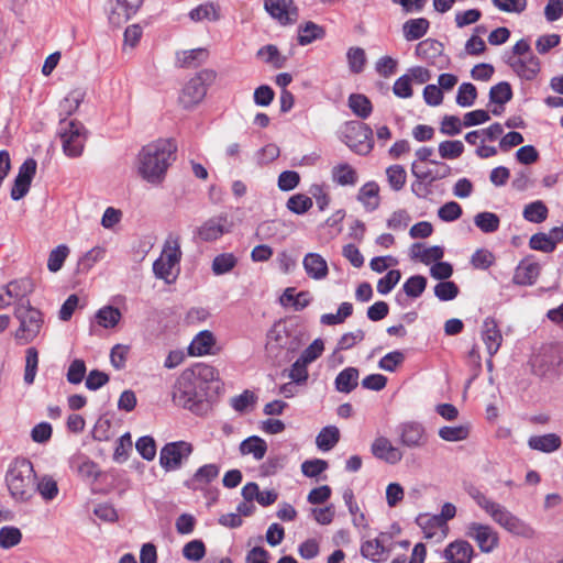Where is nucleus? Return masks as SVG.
Returning <instances> with one entry per match:
<instances>
[{
    "mask_svg": "<svg viewBox=\"0 0 563 563\" xmlns=\"http://www.w3.org/2000/svg\"><path fill=\"white\" fill-rule=\"evenodd\" d=\"M177 145L161 139L142 147L137 155V173L148 184L157 186L165 179L168 167L176 159Z\"/></svg>",
    "mask_w": 563,
    "mask_h": 563,
    "instance_id": "1",
    "label": "nucleus"
},
{
    "mask_svg": "<svg viewBox=\"0 0 563 563\" xmlns=\"http://www.w3.org/2000/svg\"><path fill=\"white\" fill-rule=\"evenodd\" d=\"M470 496L474 499L476 505L492 518L495 523L500 526L507 532L522 538L533 537V529L522 519L508 510L504 505L494 501L476 488L470 492Z\"/></svg>",
    "mask_w": 563,
    "mask_h": 563,
    "instance_id": "2",
    "label": "nucleus"
},
{
    "mask_svg": "<svg viewBox=\"0 0 563 563\" xmlns=\"http://www.w3.org/2000/svg\"><path fill=\"white\" fill-rule=\"evenodd\" d=\"M35 471L30 460L14 459L5 473V483L11 497L15 501L24 503L34 494Z\"/></svg>",
    "mask_w": 563,
    "mask_h": 563,
    "instance_id": "3",
    "label": "nucleus"
},
{
    "mask_svg": "<svg viewBox=\"0 0 563 563\" xmlns=\"http://www.w3.org/2000/svg\"><path fill=\"white\" fill-rule=\"evenodd\" d=\"M207 397V391L184 371L176 378L172 387V401L174 405L187 409L195 415L202 412Z\"/></svg>",
    "mask_w": 563,
    "mask_h": 563,
    "instance_id": "4",
    "label": "nucleus"
},
{
    "mask_svg": "<svg viewBox=\"0 0 563 563\" xmlns=\"http://www.w3.org/2000/svg\"><path fill=\"white\" fill-rule=\"evenodd\" d=\"M14 318L19 321L14 339L20 344L33 342L41 334L45 325L44 313L33 307L30 301L15 302Z\"/></svg>",
    "mask_w": 563,
    "mask_h": 563,
    "instance_id": "5",
    "label": "nucleus"
},
{
    "mask_svg": "<svg viewBox=\"0 0 563 563\" xmlns=\"http://www.w3.org/2000/svg\"><path fill=\"white\" fill-rule=\"evenodd\" d=\"M57 132L64 154L71 158L81 156L87 141V130L84 124L77 120L60 119Z\"/></svg>",
    "mask_w": 563,
    "mask_h": 563,
    "instance_id": "6",
    "label": "nucleus"
},
{
    "mask_svg": "<svg viewBox=\"0 0 563 563\" xmlns=\"http://www.w3.org/2000/svg\"><path fill=\"white\" fill-rule=\"evenodd\" d=\"M181 254L179 239L169 236L164 243L161 256L153 263L155 277L163 279L166 284L174 283L176 275L173 269L179 264Z\"/></svg>",
    "mask_w": 563,
    "mask_h": 563,
    "instance_id": "7",
    "label": "nucleus"
},
{
    "mask_svg": "<svg viewBox=\"0 0 563 563\" xmlns=\"http://www.w3.org/2000/svg\"><path fill=\"white\" fill-rule=\"evenodd\" d=\"M343 142L358 155H367L374 147L373 130L362 122H351L346 125Z\"/></svg>",
    "mask_w": 563,
    "mask_h": 563,
    "instance_id": "8",
    "label": "nucleus"
},
{
    "mask_svg": "<svg viewBox=\"0 0 563 563\" xmlns=\"http://www.w3.org/2000/svg\"><path fill=\"white\" fill-rule=\"evenodd\" d=\"M395 432L398 443L410 450L423 449L429 442L426 427L416 420L400 422Z\"/></svg>",
    "mask_w": 563,
    "mask_h": 563,
    "instance_id": "9",
    "label": "nucleus"
},
{
    "mask_svg": "<svg viewBox=\"0 0 563 563\" xmlns=\"http://www.w3.org/2000/svg\"><path fill=\"white\" fill-rule=\"evenodd\" d=\"M464 534L473 540L483 553H492L499 545V533L487 523L468 522L465 526Z\"/></svg>",
    "mask_w": 563,
    "mask_h": 563,
    "instance_id": "10",
    "label": "nucleus"
},
{
    "mask_svg": "<svg viewBox=\"0 0 563 563\" xmlns=\"http://www.w3.org/2000/svg\"><path fill=\"white\" fill-rule=\"evenodd\" d=\"M214 78L212 70H201L195 77L190 78L185 85L180 102L185 108L192 107L199 103L207 93V81Z\"/></svg>",
    "mask_w": 563,
    "mask_h": 563,
    "instance_id": "11",
    "label": "nucleus"
},
{
    "mask_svg": "<svg viewBox=\"0 0 563 563\" xmlns=\"http://www.w3.org/2000/svg\"><path fill=\"white\" fill-rule=\"evenodd\" d=\"M192 452V445L186 441L167 443L159 453L161 466L166 471L178 470L184 460H187Z\"/></svg>",
    "mask_w": 563,
    "mask_h": 563,
    "instance_id": "12",
    "label": "nucleus"
},
{
    "mask_svg": "<svg viewBox=\"0 0 563 563\" xmlns=\"http://www.w3.org/2000/svg\"><path fill=\"white\" fill-rule=\"evenodd\" d=\"M189 377H191L200 387L208 393L209 389H219V373L218 371L205 363H198L190 368L184 369Z\"/></svg>",
    "mask_w": 563,
    "mask_h": 563,
    "instance_id": "13",
    "label": "nucleus"
},
{
    "mask_svg": "<svg viewBox=\"0 0 563 563\" xmlns=\"http://www.w3.org/2000/svg\"><path fill=\"white\" fill-rule=\"evenodd\" d=\"M264 8L283 25L294 23L298 16V9L292 0H265Z\"/></svg>",
    "mask_w": 563,
    "mask_h": 563,
    "instance_id": "14",
    "label": "nucleus"
},
{
    "mask_svg": "<svg viewBox=\"0 0 563 563\" xmlns=\"http://www.w3.org/2000/svg\"><path fill=\"white\" fill-rule=\"evenodd\" d=\"M505 62L523 80L531 81L540 73V59L534 54L518 58L505 56Z\"/></svg>",
    "mask_w": 563,
    "mask_h": 563,
    "instance_id": "15",
    "label": "nucleus"
},
{
    "mask_svg": "<svg viewBox=\"0 0 563 563\" xmlns=\"http://www.w3.org/2000/svg\"><path fill=\"white\" fill-rule=\"evenodd\" d=\"M391 539L387 532H380L379 536L373 540L364 541L361 545V554L363 558L372 562H384L388 558L390 549L386 543Z\"/></svg>",
    "mask_w": 563,
    "mask_h": 563,
    "instance_id": "16",
    "label": "nucleus"
},
{
    "mask_svg": "<svg viewBox=\"0 0 563 563\" xmlns=\"http://www.w3.org/2000/svg\"><path fill=\"white\" fill-rule=\"evenodd\" d=\"M416 522L422 529L426 539L441 542L448 536V523H442V520L435 515H419Z\"/></svg>",
    "mask_w": 563,
    "mask_h": 563,
    "instance_id": "17",
    "label": "nucleus"
},
{
    "mask_svg": "<svg viewBox=\"0 0 563 563\" xmlns=\"http://www.w3.org/2000/svg\"><path fill=\"white\" fill-rule=\"evenodd\" d=\"M482 340L486 345L489 357H493L503 343V334L495 318L487 317L482 325Z\"/></svg>",
    "mask_w": 563,
    "mask_h": 563,
    "instance_id": "18",
    "label": "nucleus"
},
{
    "mask_svg": "<svg viewBox=\"0 0 563 563\" xmlns=\"http://www.w3.org/2000/svg\"><path fill=\"white\" fill-rule=\"evenodd\" d=\"M474 555L472 544L462 539L449 543L443 551V558L449 563H471Z\"/></svg>",
    "mask_w": 563,
    "mask_h": 563,
    "instance_id": "19",
    "label": "nucleus"
},
{
    "mask_svg": "<svg viewBox=\"0 0 563 563\" xmlns=\"http://www.w3.org/2000/svg\"><path fill=\"white\" fill-rule=\"evenodd\" d=\"M372 454L388 464H397L402 460V452L386 437H377L371 446Z\"/></svg>",
    "mask_w": 563,
    "mask_h": 563,
    "instance_id": "20",
    "label": "nucleus"
},
{
    "mask_svg": "<svg viewBox=\"0 0 563 563\" xmlns=\"http://www.w3.org/2000/svg\"><path fill=\"white\" fill-rule=\"evenodd\" d=\"M225 222V217H214L208 219L195 230L194 239H199L202 242L217 241L227 232L224 229Z\"/></svg>",
    "mask_w": 563,
    "mask_h": 563,
    "instance_id": "21",
    "label": "nucleus"
},
{
    "mask_svg": "<svg viewBox=\"0 0 563 563\" xmlns=\"http://www.w3.org/2000/svg\"><path fill=\"white\" fill-rule=\"evenodd\" d=\"M220 473V466L214 463L200 466L195 474L185 482V486L191 490H202L213 482Z\"/></svg>",
    "mask_w": 563,
    "mask_h": 563,
    "instance_id": "22",
    "label": "nucleus"
},
{
    "mask_svg": "<svg viewBox=\"0 0 563 563\" xmlns=\"http://www.w3.org/2000/svg\"><path fill=\"white\" fill-rule=\"evenodd\" d=\"M69 468L84 479L96 481L100 471L98 465L85 454H75L69 459Z\"/></svg>",
    "mask_w": 563,
    "mask_h": 563,
    "instance_id": "23",
    "label": "nucleus"
},
{
    "mask_svg": "<svg viewBox=\"0 0 563 563\" xmlns=\"http://www.w3.org/2000/svg\"><path fill=\"white\" fill-rule=\"evenodd\" d=\"M143 0H117V5L111 10L109 20L112 24L126 22L142 5Z\"/></svg>",
    "mask_w": 563,
    "mask_h": 563,
    "instance_id": "24",
    "label": "nucleus"
},
{
    "mask_svg": "<svg viewBox=\"0 0 563 563\" xmlns=\"http://www.w3.org/2000/svg\"><path fill=\"white\" fill-rule=\"evenodd\" d=\"M306 274L316 280H321L328 276L329 269L327 261L318 253H308L302 261Z\"/></svg>",
    "mask_w": 563,
    "mask_h": 563,
    "instance_id": "25",
    "label": "nucleus"
},
{
    "mask_svg": "<svg viewBox=\"0 0 563 563\" xmlns=\"http://www.w3.org/2000/svg\"><path fill=\"white\" fill-rule=\"evenodd\" d=\"M356 199L363 205L367 212L375 211L380 203L378 184L376 181L365 183L360 188Z\"/></svg>",
    "mask_w": 563,
    "mask_h": 563,
    "instance_id": "26",
    "label": "nucleus"
},
{
    "mask_svg": "<svg viewBox=\"0 0 563 563\" xmlns=\"http://www.w3.org/2000/svg\"><path fill=\"white\" fill-rule=\"evenodd\" d=\"M540 267L537 263L520 262L516 267L512 283L519 286H531L537 282Z\"/></svg>",
    "mask_w": 563,
    "mask_h": 563,
    "instance_id": "27",
    "label": "nucleus"
},
{
    "mask_svg": "<svg viewBox=\"0 0 563 563\" xmlns=\"http://www.w3.org/2000/svg\"><path fill=\"white\" fill-rule=\"evenodd\" d=\"M562 440L556 433H547L542 435H533L528 440L530 449L543 453H552L561 448Z\"/></svg>",
    "mask_w": 563,
    "mask_h": 563,
    "instance_id": "28",
    "label": "nucleus"
},
{
    "mask_svg": "<svg viewBox=\"0 0 563 563\" xmlns=\"http://www.w3.org/2000/svg\"><path fill=\"white\" fill-rule=\"evenodd\" d=\"M410 255L412 258H417L426 265L431 262H439L444 255L443 247L434 245L431 247H424L422 243H413L410 246Z\"/></svg>",
    "mask_w": 563,
    "mask_h": 563,
    "instance_id": "29",
    "label": "nucleus"
},
{
    "mask_svg": "<svg viewBox=\"0 0 563 563\" xmlns=\"http://www.w3.org/2000/svg\"><path fill=\"white\" fill-rule=\"evenodd\" d=\"M34 283L30 278H21L10 282L5 286V295L9 298L15 299L16 302L30 301L27 296L33 292Z\"/></svg>",
    "mask_w": 563,
    "mask_h": 563,
    "instance_id": "30",
    "label": "nucleus"
},
{
    "mask_svg": "<svg viewBox=\"0 0 563 563\" xmlns=\"http://www.w3.org/2000/svg\"><path fill=\"white\" fill-rule=\"evenodd\" d=\"M214 336L211 331H200L188 346V352L192 356H202L210 353L214 345Z\"/></svg>",
    "mask_w": 563,
    "mask_h": 563,
    "instance_id": "31",
    "label": "nucleus"
},
{
    "mask_svg": "<svg viewBox=\"0 0 563 563\" xmlns=\"http://www.w3.org/2000/svg\"><path fill=\"white\" fill-rule=\"evenodd\" d=\"M331 177L339 186H355L358 181L357 172L347 163L333 166Z\"/></svg>",
    "mask_w": 563,
    "mask_h": 563,
    "instance_id": "32",
    "label": "nucleus"
},
{
    "mask_svg": "<svg viewBox=\"0 0 563 563\" xmlns=\"http://www.w3.org/2000/svg\"><path fill=\"white\" fill-rule=\"evenodd\" d=\"M430 27L426 18L410 19L402 25V33L406 41H417L423 37Z\"/></svg>",
    "mask_w": 563,
    "mask_h": 563,
    "instance_id": "33",
    "label": "nucleus"
},
{
    "mask_svg": "<svg viewBox=\"0 0 563 563\" xmlns=\"http://www.w3.org/2000/svg\"><path fill=\"white\" fill-rule=\"evenodd\" d=\"M240 452L242 455L251 454L256 461H260L267 452V443L257 435H251L241 442Z\"/></svg>",
    "mask_w": 563,
    "mask_h": 563,
    "instance_id": "34",
    "label": "nucleus"
},
{
    "mask_svg": "<svg viewBox=\"0 0 563 563\" xmlns=\"http://www.w3.org/2000/svg\"><path fill=\"white\" fill-rule=\"evenodd\" d=\"M311 301L310 294L308 291H300L295 294V288H286L284 294L279 298L282 306L287 307L291 305L295 311H301L309 306Z\"/></svg>",
    "mask_w": 563,
    "mask_h": 563,
    "instance_id": "35",
    "label": "nucleus"
},
{
    "mask_svg": "<svg viewBox=\"0 0 563 563\" xmlns=\"http://www.w3.org/2000/svg\"><path fill=\"white\" fill-rule=\"evenodd\" d=\"M443 52V45L437 40L433 38H427L421 41L416 46V55L427 60L428 63H434L435 58L439 57Z\"/></svg>",
    "mask_w": 563,
    "mask_h": 563,
    "instance_id": "36",
    "label": "nucleus"
},
{
    "mask_svg": "<svg viewBox=\"0 0 563 563\" xmlns=\"http://www.w3.org/2000/svg\"><path fill=\"white\" fill-rule=\"evenodd\" d=\"M358 384V369L355 367H346L335 377L334 385L338 391L349 394Z\"/></svg>",
    "mask_w": 563,
    "mask_h": 563,
    "instance_id": "37",
    "label": "nucleus"
},
{
    "mask_svg": "<svg viewBox=\"0 0 563 563\" xmlns=\"http://www.w3.org/2000/svg\"><path fill=\"white\" fill-rule=\"evenodd\" d=\"M340 440V431L334 426H327L322 428L316 438V443L319 450L327 452L330 451Z\"/></svg>",
    "mask_w": 563,
    "mask_h": 563,
    "instance_id": "38",
    "label": "nucleus"
},
{
    "mask_svg": "<svg viewBox=\"0 0 563 563\" xmlns=\"http://www.w3.org/2000/svg\"><path fill=\"white\" fill-rule=\"evenodd\" d=\"M34 492L36 490L45 501H52L58 495L57 482L51 475H44L34 483Z\"/></svg>",
    "mask_w": 563,
    "mask_h": 563,
    "instance_id": "39",
    "label": "nucleus"
},
{
    "mask_svg": "<svg viewBox=\"0 0 563 563\" xmlns=\"http://www.w3.org/2000/svg\"><path fill=\"white\" fill-rule=\"evenodd\" d=\"M349 107L351 111L361 119H367L373 111L371 100L361 93H352L349 97Z\"/></svg>",
    "mask_w": 563,
    "mask_h": 563,
    "instance_id": "40",
    "label": "nucleus"
},
{
    "mask_svg": "<svg viewBox=\"0 0 563 563\" xmlns=\"http://www.w3.org/2000/svg\"><path fill=\"white\" fill-rule=\"evenodd\" d=\"M475 225L484 233H494L499 229V217L489 211H483L474 217Z\"/></svg>",
    "mask_w": 563,
    "mask_h": 563,
    "instance_id": "41",
    "label": "nucleus"
},
{
    "mask_svg": "<svg viewBox=\"0 0 563 563\" xmlns=\"http://www.w3.org/2000/svg\"><path fill=\"white\" fill-rule=\"evenodd\" d=\"M548 207L541 200L528 203L523 209V218L532 223H541L548 218Z\"/></svg>",
    "mask_w": 563,
    "mask_h": 563,
    "instance_id": "42",
    "label": "nucleus"
},
{
    "mask_svg": "<svg viewBox=\"0 0 563 563\" xmlns=\"http://www.w3.org/2000/svg\"><path fill=\"white\" fill-rule=\"evenodd\" d=\"M238 264V258L232 253H222L217 255L211 265L212 273L216 276L224 275L231 272Z\"/></svg>",
    "mask_w": 563,
    "mask_h": 563,
    "instance_id": "43",
    "label": "nucleus"
},
{
    "mask_svg": "<svg viewBox=\"0 0 563 563\" xmlns=\"http://www.w3.org/2000/svg\"><path fill=\"white\" fill-rule=\"evenodd\" d=\"M121 319V312L118 308L106 306L96 313V321L99 325L110 329L114 328Z\"/></svg>",
    "mask_w": 563,
    "mask_h": 563,
    "instance_id": "44",
    "label": "nucleus"
},
{
    "mask_svg": "<svg viewBox=\"0 0 563 563\" xmlns=\"http://www.w3.org/2000/svg\"><path fill=\"white\" fill-rule=\"evenodd\" d=\"M324 31L318 24L309 21L305 25L299 26L298 43L300 45L311 44L313 41L322 38Z\"/></svg>",
    "mask_w": 563,
    "mask_h": 563,
    "instance_id": "45",
    "label": "nucleus"
},
{
    "mask_svg": "<svg viewBox=\"0 0 563 563\" xmlns=\"http://www.w3.org/2000/svg\"><path fill=\"white\" fill-rule=\"evenodd\" d=\"M208 53L205 48H195L184 51L177 54V60L181 67H197L207 58Z\"/></svg>",
    "mask_w": 563,
    "mask_h": 563,
    "instance_id": "46",
    "label": "nucleus"
},
{
    "mask_svg": "<svg viewBox=\"0 0 563 563\" xmlns=\"http://www.w3.org/2000/svg\"><path fill=\"white\" fill-rule=\"evenodd\" d=\"M428 280L422 275L410 276L402 285V291L407 297L419 298L426 290Z\"/></svg>",
    "mask_w": 563,
    "mask_h": 563,
    "instance_id": "47",
    "label": "nucleus"
},
{
    "mask_svg": "<svg viewBox=\"0 0 563 563\" xmlns=\"http://www.w3.org/2000/svg\"><path fill=\"white\" fill-rule=\"evenodd\" d=\"M38 367V352L35 347H29L25 351V369H24V383L32 385L34 383Z\"/></svg>",
    "mask_w": 563,
    "mask_h": 563,
    "instance_id": "48",
    "label": "nucleus"
},
{
    "mask_svg": "<svg viewBox=\"0 0 563 563\" xmlns=\"http://www.w3.org/2000/svg\"><path fill=\"white\" fill-rule=\"evenodd\" d=\"M512 98V89L509 82L500 81L489 90V101L504 106Z\"/></svg>",
    "mask_w": 563,
    "mask_h": 563,
    "instance_id": "49",
    "label": "nucleus"
},
{
    "mask_svg": "<svg viewBox=\"0 0 563 563\" xmlns=\"http://www.w3.org/2000/svg\"><path fill=\"white\" fill-rule=\"evenodd\" d=\"M438 152L442 159H456L464 153V144L460 140L443 141L439 144Z\"/></svg>",
    "mask_w": 563,
    "mask_h": 563,
    "instance_id": "50",
    "label": "nucleus"
},
{
    "mask_svg": "<svg viewBox=\"0 0 563 563\" xmlns=\"http://www.w3.org/2000/svg\"><path fill=\"white\" fill-rule=\"evenodd\" d=\"M313 206L312 198L303 194H296L288 198L286 207L295 214H303Z\"/></svg>",
    "mask_w": 563,
    "mask_h": 563,
    "instance_id": "51",
    "label": "nucleus"
},
{
    "mask_svg": "<svg viewBox=\"0 0 563 563\" xmlns=\"http://www.w3.org/2000/svg\"><path fill=\"white\" fill-rule=\"evenodd\" d=\"M349 68L353 74H360L364 70L366 64L365 51L361 47H350L346 52Z\"/></svg>",
    "mask_w": 563,
    "mask_h": 563,
    "instance_id": "52",
    "label": "nucleus"
},
{
    "mask_svg": "<svg viewBox=\"0 0 563 563\" xmlns=\"http://www.w3.org/2000/svg\"><path fill=\"white\" fill-rule=\"evenodd\" d=\"M555 351L551 349L549 352H544L537 358L536 373L541 376L555 372L556 366L560 365V361H554Z\"/></svg>",
    "mask_w": 563,
    "mask_h": 563,
    "instance_id": "53",
    "label": "nucleus"
},
{
    "mask_svg": "<svg viewBox=\"0 0 563 563\" xmlns=\"http://www.w3.org/2000/svg\"><path fill=\"white\" fill-rule=\"evenodd\" d=\"M386 176L390 188L399 191L404 188L407 179V174L401 165H391L386 169Z\"/></svg>",
    "mask_w": 563,
    "mask_h": 563,
    "instance_id": "54",
    "label": "nucleus"
},
{
    "mask_svg": "<svg viewBox=\"0 0 563 563\" xmlns=\"http://www.w3.org/2000/svg\"><path fill=\"white\" fill-rule=\"evenodd\" d=\"M477 98V89L471 82H463L460 85L456 93V103L460 107H472Z\"/></svg>",
    "mask_w": 563,
    "mask_h": 563,
    "instance_id": "55",
    "label": "nucleus"
},
{
    "mask_svg": "<svg viewBox=\"0 0 563 563\" xmlns=\"http://www.w3.org/2000/svg\"><path fill=\"white\" fill-rule=\"evenodd\" d=\"M69 254V249L65 244H60L51 251L47 260V268L52 273L58 272Z\"/></svg>",
    "mask_w": 563,
    "mask_h": 563,
    "instance_id": "56",
    "label": "nucleus"
},
{
    "mask_svg": "<svg viewBox=\"0 0 563 563\" xmlns=\"http://www.w3.org/2000/svg\"><path fill=\"white\" fill-rule=\"evenodd\" d=\"M22 540V533L19 528L4 526L0 529V548L11 549Z\"/></svg>",
    "mask_w": 563,
    "mask_h": 563,
    "instance_id": "57",
    "label": "nucleus"
},
{
    "mask_svg": "<svg viewBox=\"0 0 563 563\" xmlns=\"http://www.w3.org/2000/svg\"><path fill=\"white\" fill-rule=\"evenodd\" d=\"M460 289L454 282L444 280L434 286V296L440 301H450L457 297Z\"/></svg>",
    "mask_w": 563,
    "mask_h": 563,
    "instance_id": "58",
    "label": "nucleus"
},
{
    "mask_svg": "<svg viewBox=\"0 0 563 563\" xmlns=\"http://www.w3.org/2000/svg\"><path fill=\"white\" fill-rule=\"evenodd\" d=\"M189 18L192 21H202V20L216 21V20H218L219 15H218L217 8L214 7V4L211 2H207V3L200 4L196 8H194L189 12Z\"/></svg>",
    "mask_w": 563,
    "mask_h": 563,
    "instance_id": "59",
    "label": "nucleus"
},
{
    "mask_svg": "<svg viewBox=\"0 0 563 563\" xmlns=\"http://www.w3.org/2000/svg\"><path fill=\"white\" fill-rule=\"evenodd\" d=\"M183 555L188 561H200L206 555L205 543L198 539L189 541L183 548Z\"/></svg>",
    "mask_w": 563,
    "mask_h": 563,
    "instance_id": "60",
    "label": "nucleus"
},
{
    "mask_svg": "<svg viewBox=\"0 0 563 563\" xmlns=\"http://www.w3.org/2000/svg\"><path fill=\"white\" fill-rule=\"evenodd\" d=\"M308 363L298 357L288 371V377L297 385H303L308 380Z\"/></svg>",
    "mask_w": 563,
    "mask_h": 563,
    "instance_id": "61",
    "label": "nucleus"
},
{
    "mask_svg": "<svg viewBox=\"0 0 563 563\" xmlns=\"http://www.w3.org/2000/svg\"><path fill=\"white\" fill-rule=\"evenodd\" d=\"M257 56L263 58L265 63L272 64L275 68H282L285 60L280 56L278 48L272 44L261 47Z\"/></svg>",
    "mask_w": 563,
    "mask_h": 563,
    "instance_id": "62",
    "label": "nucleus"
},
{
    "mask_svg": "<svg viewBox=\"0 0 563 563\" xmlns=\"http://www.w3.org/2000/svg\"><path fill=\"white\" fill-rule=\"evenodd\" d=\"M135 449L146 461H152L156 455L155 440L151 435H143L137 439Z\"/></svg>",
    "mask_w": 563,
    "mask_h": 563,
    "instance_id": "63",
    "label": "nucleus"
},
{
    "mask_svg": "<svg viewBox=\"0 0 563 563\" xmlns=\"http://www.w3.org/2000/svg\"><path fill=\"white\" fill-rule=\"evenodd\" d=\"M86 363L81 358L74 360L67 369L66 378L67 382L73 385H78L82 382L86 375Z\"/></svg>",
    "mask_w": 563,
    "mask_h": 563,
    "instance_id": "64",
    "label": "nucleus"
}]
</instances>
